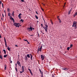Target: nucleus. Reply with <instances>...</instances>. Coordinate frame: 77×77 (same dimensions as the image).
Segmentation results:
<instances>
[{"label": "nucleus", "instance_id": "1", "mask_svg": "<svg viewBox=\"0 0 77 77\" xmlns=\"http://www.w3.org/2000/svg\"><path fill=\"white\" fill-rule=\"evenodd\" d=\"M45 27L44 26H43V24H41V26L43 27V29H45V31L47 32V30H48V25H47V24H45Z\"/></svg>", "mask_w": 77, "mask_h": 77}, {"label": "nucleus", "instance_id": "2", "mask_svg": "<svg viewBox=\"0 0 77 77\" xmlns=\"http://www.w3.org/2000/svg\"><path fill=\"white\" fill-rule=\"evenodd\" d=\"M26 56L27 57H28V58H30V57L31 60H33V56L32 54H27L26 55ZM30 56L31 57H30Z\"/></svg>", "mask_w": 77, "mask_h": 77}, {"label": "nucleus", "instance_id": "3", "mask_svg": "<svg viewBox=\"0 0 77 77\" xmlns=\"http://www.w3.org/2000/svg\"><path fill=\"white\" fill-rule=\"evenodd\" d=\"M19 23H14V25L15 26H16V27H20V26L18 25L19 24Z\"/></svg>", "mask_w": 77, "mask_h": 77}, {"label": "nucleus", "instance_id": "4", "mask_svg": "<svg viewBox=\"0 0 77 77\" xmlns=\"http://www.w3.org/2000/svg\"><path fill=\"white\" fill-rule=\"evenodd\" d=\"M41 58L42 59V60H44V58H45V57L44 56H43L42 55H41Z\"/></svg>", "mask_w": 77, "mask_h": 77}, {"label": "nucleus", "instance_id": "5", "mask_svg": "<svg viewBox=\"0 0 77 77\" xmlns=\"http://www.w3.org/2000/svg\"><path fill=\"white\" fill-rule=\"evenodd\" d=\"M10 19L13 21V23L15 22V20H14V19L13 18H12V17H11V16H10Z\"/></svg>", "mask_w": 77, "mask_h": 77}, {"label": "nucleus", "instance_id": "6", "mask_svg": "<svg viewBox=\"0 0 77 77\" xmlns=\"http://www.w3.org/2000/svg\"><path fill=\"white\" fill-rule=\"evenodd\" d=\"M21 15H22V14H21V13H20L18 15V17L19 18V19H21V17L20 16Z\"/></svg>", "mask_w": 77, "mask_h": 77}, {"label": "nucleus", "instance_id": "7", "mask_svg": "<svg viewBox=\"0 0 77 77\" xmlns=\"http://www.w3.org/2000/svg\"><path fill=\"white\" fill-rule=\"evenodd\" d=\"M27 30H31V31H32L33 30V27H31L29 28H27Z\"/></svg>", "mask_w": 77, "mask_h": 77}, {"label": "nucleus", "instance_id": "8", "mask_svg": "<svg viewBox=\"0 0 77 77\" xmlns=\"http://www.w3.org/2000/svg\"><path fill=\"white\" fill-rule=\"evenodd\" d=\"M42 45L41 46L40 48H39V51H42Z\"/></svg>", "mask_w": 77, "mask_h": 77}, {"label": "nucleus", "instance_id": "9", "mask_svg": "<svg viewBox=\"0 0 77 77\" xmlns=\"http://www.w3.org/2000/svg\"><path fill=\"white\" fill-rule=\"evenodd\" d=\"M21 69H22L23 72H24V66H22Z\"/></svg>", "mask_w": 77, "mask_h": 77}, {"label": "nucleus", "instance_id": "10", "mask_svg": "<svg viewBox=\"0 0 77 77\" xmlns=\"http://www.w3.org/2000/svg\"><path fill=\"white\" fill-rule=\"evenodd\" d=\"M77 12H76L75 14L74 15H73V17H75V16H77Z\"/></svg>", "mask_w": 77, "mask_h": 77}, {"label": "nucleus", "instance_id": "11", "mask_svg": "<svg viewBox=\"0 0 77 77\" xmlns=\"http://www.w3.org/2000/svg\"><path fill=\"white\" fill-rule=\"evenodd\" d=\"M39 71L40 72V73H41V74H43V72H42V71H41V69H39Z\"/></svg>", "mask_w": 77, "mask_h": 77}, {"label": "nucleus", "instance_id": "12", "mask_svg": "<svg viewBox=\"0 0 77 77\" xmlns=\"http://www.w3.org/2000/svg\"><path fill=\"white\" fill-rule=\"evenodd\" d=\"M7 50H8V51H10L11 50V48H9V46H8V48H7Z\"/></svg>", "mask_w": 77, "mask_h": 77}, {"label": "nucleus", "instance_id": "13", "mask_svg": "<svg viewBox=\"0 0 77 77\" xmlns=\"http://www.w3.org/2000/svg\"><path fill=\"white\" fill-rule=\"evenodd\" d=\"M17 64H18V65H20V64H21L20 63V61H17Z\"/></svg>", "mask_w": 77, "mask_h": 77}, {"label": "nucleus", "instance_id": "14", "mask_svg": "<svg viewBox=\"0 0 77 77\" xmlns=\"http://www.w3.org/2000/svg\"><path fill=\"white\" fill-rule=\"evenodd\" d=\"M3 51H4V54H6V51L5 49L3 50Z\"/></svg>", "mask_w": 77, "mask_h": 77}, {"label": "nucleus", "instance_id": "15", "mask_svg": "<svg viewBox=\"0 0 77 77\" xmlns=\"http://www.w3.org/2000/svg\"><path fill=\"white\" fill-rule=\"evenodd\" d=\"M4 39L5 43H6V38H5V37H4Z\"/></svg>", "mask_w": 77, "mask_h": 77}, {"label": "nucleus", "instance_id": "16", "mask_svg": "<svg viewBox=\"0 0 77 77\" xmlns=\"http://www.w3.org/2000/svg\"><path fill=\"white\" fill-rule=\"evenodd\" d=\"M7 56H8V55L7 54L4 55V57H6Z\"/></svg>", "mask_w": 77, "mask_h": 77}, {"label": "nucleus", "instance_id": "17", "mask_svg": "<svg viewBox=\"0 0 77 77\" xmlns=\"http://www.w3.org/2000/svg\"><path fill=\"white\" fill-rule=\"evenodd\" d=\"M4 66H5V70H6V64H5Z\"/></svg>", "mask_w": 77, "mask_h": 77}, {"label": "nucleus", "instance_id": "18", "mask_svg": "<svg viewBox=\"0 0 77 77\" xmlns=\"http://www.w3.org/2000/svg\"><path fill=\"white\" fill-rule=\"evenodd\" d=\"M62 70H66V69H68L64 68H62Z\"/></svg>", "mask_w": 77, "mask_h": 77}, {"label": "nucleus", "instance_id": "19", "mask_svg": "<svg viewBox=\"0 0 77 77\" xmlns=\"http://www.w3.org/2000/svg\"><path fill=\"white\" fill-rule=\"evenodd\" d=\"M12 15H13V17H14V11H13Z\"/></svg>", "mask_w": 77, "mask_h": 77}, {"label": "nucleus", "instance_id": "20", "mask_svg": "<svg viewBox=\"0 0 77 77\" xmlns=\"http://www.w3.org/2000/svg\"><path fill=\"white\" fill-rule=\"evenodd\" d=\"M0 59H2V56L1 55H0Z\"/></svg>", "mask_w": 77, "mask_h": 77}, {"label": "nucleus", "instance_id": "21", "mask_svg": "<svg viewBox=\"0 0 77 77\" xmlns=\"http://www.w3.org/2000/svg\"><path fill=\"white\" fill-rule=\"evenodd\" d=\"M30 73L32 75H33V73H32V71H30Z\"/></svg>", "mask_w": 77, "mask_h": 77}, {"label": "nucleus", "instance_id": "22", "mask_svg": "<svg viewBox=\"0 0 77 77\" xmlns=\"http://www.w3.org/2000/svg\"><path fill=\"white\" fill-rule=\"evenodd\" d=\"M10 11V9H9V8H8V12H9Z\"/></svg>", "mask_w": 77, "mask_h": 77}, {"label": "nucleus", "instance_id": "23", "mask_svg": "<svg viewBox=\"0 0 77 77\" xmlns=\"http://www.w3.org/2000/svg\"><path fill=\"white\" fill-rule=\"evenodd\" d=\"M70 48H69V47H68L67 48V50L69 51Z\"/></svg>", "mask_w": 77, "mask_h": 77}, {"label": "nucleus", "instance_id": "24", "mask_svg": "<svg viewBox=\"0 0 77 77\" xmlns=\"http://www.w3.org/2000/svg\"><path fill=\"white\" fill-rule=\"evenodd\" d=\"M72 45L71 44L70 45V48H71V47H72Z\"/></svg>", "mask_w": 77, "mask_h": 77}, {"label": "nucleus", "instance_id": "25", "mask_svg": "<svg viewBox=\"0 0 77 77\" xmlns=\"http://www.w3.org/2000/svg\"><path fill=\"white\" fill-rule=\"evenodd\" d=\"M35 17L36 19H38V16H37L35 15Z\"/></svg>", "mask_w": 77, "mask_h": 77}, {"label": "nucleus", "instance_id": "26", "mask_svg": "<svg viewBox=\"0 0 77 77\" xmlns=\"http://www.w3.org/2000/svg\"><path fill=\"white\" fill-rule=\"evenodd\" d=\"M74 27H75V29H77V26H76V25H75L74 26Z\"/></svg>", "mask_w": 77, "mask_h": 77}, {"label": "nucleus", "instance_id": "27", "mask_svg": "<svg viewBox=\"0 0 77 77\" xmlns=\"http://www.w3.org/2000/svg\"><path fill=\"white\" fill-rule=\"evenodd\" d=\"M59 23H61V20H60V19H59Z\"/></svg>", "mask_w": 77, "mask_h": 77}, {"label": "nucleus", "instance_id": "28", "mask_svg": "<svg viewBox=\"0 0 77 77\" xmlns=\"http://www.w3.org/2000/svg\"><path fill=\"white\" fill-rule=\"evenodd\" d=\"M23 72V70L22 71H20V74H22V73H23V72Z\"/></svg>", "mask_w": 77, "mask_h": 77}, {"label": "nucleus", "instance_id": "29", "mask_svg": "<svg viewBox=\"0 0 77 77\" xmlns=\"http://www.w3.org/2000/svg\"><path fill=\"white\" fill-rule=\"evenodd\" d=\"M5 45L6 47H7V44H6V43H5Z\"/></svg>", "mask_w": 77, "mask_h": 77}, {"label": "nucleus", "instance_id": "30", "mask_svg": "<svg viewBox=\"0 0 77 77\" xmlns=\"http://www.w3.org/2000/svg\"><path fill=\"white\" fill-rule=\"evenodd\" d=\"M71 10H70V11H69V13H68V14H69H69H70V13H71Z\"/></svg>", "mask_w": 77, "mask_h": 77}, {"label": "nucleus", "instance_id": "31", "mask_svg": "<svg viewBox=\"0 0 77 77\" xmlns=\"http://www.w3.org/2000/svg\"><path fill=\"white\" fill-rule=\"evenodd\" d=\"M8 16L9 17H10V13H8Z\"/></svg>", "mask_w": 77, "mask_h": 77}, {"label": "nucleus", "instance_id": "32", "mask_svg": "<svg viewBox=\"0 0 77 77\" xmlns=\"http://www.w3.org/2000/svg\"><path fill=\"white\" fill-rule=\"evenodd\" d=\"M15 68L17 72H18V70H17V67H15Z\"/></svg>", "mask_w": 77, "mask_h": 77}, {"label": "nucleus", "instance_id": "33", "mask_svg": "<svg viewBox=\"0 0 77 77\" xmlns=\"http://www.w3.org/2000/svg\"><path fill=\"white\" fill-rule=\"evenodd\" d=\"M12 63V61H11V58H10V63Z\"/></svg>", "mask_w": 77, "mask_h": 77}, {"label": "nucleus", "instance_id": "34", "mask_svg": "<svg viewBox=\"0 0 77 77\" xmlns=\"http://www.w3.org/2000/svg\"><path fill=\"white\" fill-rule=\"evenodd\" d=\"M57 19L58 20H59V19H60V18H59V16H57Z\"/></svg>", "mask_w": 77, "mask_h": 77}, {"label": "nucleus", "instance_id": "35", "mask_svg": "<svg viewBox=\"0 0 77 77\" xmlns=\"http://www.w3.org/2000/svg\"><path fill=\"white\" fill-rule=\"evenodd\" d=\"M22 2H24V0H20Z\"/></svg>", "mask_w": 77, "mask_h": 77}, {"label": "nucleus", "instance_id": "36", "mask_svg": "<svg viewBox=\"0 0 77 77\" xmlns=\"http://www.w3.org/2000/svg\"><path fill=\"white\" fill-rule=\"evenodd\" d=\"M76 24V22H73V24Z\"/></svg>", "mask_w": 77, "mask_h": 77}, {"label": "nucleus", "instance_id": "37", "mask_svg": "<svg viewBox=\"0 0 77 77\" xmlns=\"http://www.w3.org/2000/svg\"><path fill=\"white\" fill-rule=\"evenodd\" d=\"M28 70L29 71V72L31 71V70H30V69H28Z\"/></svg>", "mask_w": 77, "mask_h": 77}, {"label": "nucleus", "instance_id": "38", "mask_svg": "<svg viewBox=\"0 0 77 77\" xmlns=\"http://www.w3.org/2000/svg\"><path fill=\"white\" fill-rule=\"evenodd\" d=\"M66 4V2L64 4V6H63V8H64Z\"/></svg>", "mask_w": 77, "mask_h": 77}, {"label": "nucleus", "instance_id": "39", "mask_svg": "<svg viewBox=\"0 0 77 77\" xmlns=\"http://www.w3.org/2000/svg\"><path fill=\"white\" fill-rule=\"evenodd\" d=\"M24 41H27H27H28L26 39H24Z\"/></svg>", "mask_w": 77, "mask_h": 77}, {"label": "nucleus", "instance_id": "40", "mask_svg": "<svg viewBox=\"0 0 77 77\" xmlns=\"http://www.w3.org/2000/svg\"><path fill=\"white\" fill-rule=\"evenodd\" d=\"M25 60L26 61V62H27V60H28L27 59H25Z\"/></svg>", "mask_w": 77, "mask_h": 77}, {"label": "nucleus", "instance_id": "41", "mask_svg": "<svg viewBox=\"0 0 77 77\" xmlns=\"http://www.w3.org/2000/svg\"><path fill=\"white\" fill-rule=\"evenodd\" d=\"M0 5H2V1H0Z\"/></svg>", "mask_w": 77, "mask_h": 77}, {"label": "nucleus", "instance_id": "42", "mask_svg": "<svg viewBox=\"0 0 77 77\" xmlns=\"http://www.w3.org/2000/svg\"><path fill=\"white\" fill-rule=\"evenodd\" d=\"M50 22H51V23H52L53 22V21H52V20H51Z\"/></svg>", "mask_w": 77, "mask_h": 77}, {"label": "nucleus", "instance_id": "43", "mask_svg": "<svg viewBox=\"0 0 77 77\" xmlns=\"http://www.w3.org/2000/svg\"><path fill=\"white\" fill-rule=\"evenodd\" d=\"M41 9L42 10V11H44V9H42V8H41Z\"/></svg>", "mask_w": 77, "mask_h": 77}, {"label": "nucleus", "instance_id": "44", "mask_svg": "<svg viewBox=\"0 0 77 77\" xmlns=\"http://www.w3.org/2000/svg\"><path fill=\"white\" fill-rule=\"evenodd\" d=\"M74 24H73L72 25V27H74Z\"/></svg>", "mask_w": 77, "mask_h": 77}, {"label": "nucleus", "instance_id": "45", "mask_svg": "<svg viewBox=\"0 0 77 77\" xmlns=\"http://www.w3.org/2000/svg\"><path fill=\"white\" fill-rule=\"evenodd\" d=\"M25 59H27V57L26 56L25 57Z\"/></svg>", "mask_w": 77, "mask_h": 77}, {"label": "nucleus", "instance_id": "46", "mask_svg": "<svg viewBox=\"0 0 77 77\" xmlns=\"http://www.w3.org/2000/svg\"><path fill=\"white\" fill-rule=\"evenodd\" d=\"M18 65L19 66H20V67H21V64H19Z\"/></svg>", "mask_w": 77, "mask_h": 77}, {"label": "nucleus", "instance_id": "47", "mask_svg": "<svg viewBox=\"0 0 77 77\" xmlns=\"http://www.w3.org/2000/svg\"><path fill=\"white\" fill-rule=\"evenodd\" d=\"M27 42H28V44H30V43H29V42H28V41H27Z\"/></svg>", "mask_w": 77, "mask_h": 77}, {"label": "nucleus", "instance_id": "48", "mask_svg": "<svg viewBox=\"0 0 77 77\" xmlns=\"http://www.w3.org/2000/svg\"><path fill=\"white\" fill-rule=\"evenodd\" d=\"M38 37H39V33H38Z\"/></svg>", "mask_w": 77, "mask_h": 77}, {"label": "nucleus", "instance_id": "49", "mask_svg": "<svg viewBox=\"0 0 77 77\" xmlns=\"http://www.w3.org/2000/svg\"><path fill=\"white\" fill-rule=\"evenodd\" d=\"M2 17H4V15H3V14H2Z\"/></svg>", "mask_w": 77, "mask_h": 77}, {"label": "nucleus", "instance_id": "50", "mask_svg": "<svg viewBox=\"0 0 77 77\" xmlns=\"http://www.w3.org/2000/svg\"><path fill=\"white\" fill-rule=\"evenodd\" d=\"M23 19H21V20L20 21V22L21 21H23Z\"/></svg>", "mask_w": 77, "mask_h": 77}, {"label": "nucleus", "instance_id": "51", "mask_svg": "<svg viewBox=\"0 0 77 77\" xmlns=\"http://www.w3.org/2000/svg\"><path fill=\"white\" fill-rule=\"evenodd\" d=\"M15 47H18V46L17 45H15Z\"/></svg>", "mask_w": 77, "mask_h": 77}, {"label": "nucleus", "instance_id": "52", "mask_svg": "<svg viewBox=\"0 0 77 77\" xmlns=\"http://www.w3.org/2000/svg\"><path fill=\"white\" fill-rule=\"evenodd\" d=\"M35 13H36V14H38V12H37V11H36Z\"/></svg>", "mask_w": 77, "mask_h": 77}, {"label": "nucleus", "instance_id": "53", "mask_svg": "<svg viewBox=\"0 0 77 77\" xmlns=\"http://www.w3.org/2000/svg\"><path fill=\"white\" fill-rule=\"evenodd\" d=\"M52 77H54V76L53 75H52Z\"/></svg>", "mask_w": 77, "mask_h": 77}, {"label": "nucleus", "instance_id": "54", "mask_svg": "<svg viewBox=\"0 0 77 77\" xmlns=\"http://www.w3.org/2000/svg\"><path fill=\"white\" fill-rule=\"evenodd\" d=\"M51 23L52 24H53V22H51Z\"/></svg>", "mask_w": 77, "mask_h": 77}, {"label": "nucleus", "instance_id": "55", "mask_svg": "<svg viewBox=\"0 0 77 77\" xmlns=\"http://www.w3.org/2000/svg\"><path fill=\"white\" fill-rule=\"evenodd\" d=\"M30 36H33V35H30Z\"/></svg>", "mask_w": 77, "mask_h": 77}, {"label": "nucleus", "instance_id": "56", "mask_svg": "<svg viewBox=\"0 0 77 77\" xmlns=\"http://www.w3.org/2000/svg\"><path fill=\"white\" fill-rule=\"evenodd\" d=\"M39 52V48L38 49V52Z\"/></svg>", "mask_w": 77, "mask_h": 77}, {"label": "nucleus", "instance_id": "57", "mask_svg": "<svg viewBox=\"0 0 77 77\" xmlns=\"http://www.w3.org/2000/svg\"><path fill=\"white\" fill-rule=\"evenodd\" d=\"M0 38H2V36H1V35H0Z\"/></svg>", "mask_w": 77, "mask_h": 77}, {"label": "nucleus", "instance_id": "58", "mask_svg": "<svg viewBox=\"0 0 77 77\" xmlns=\"http://www.w3.org/2000/svg\"><path fill=\"white\" fill-rule=\"evenodd\" d=\"M4 12H5V14H6V11H5V10Z\"/></svg>", "mask_w": 77, "mask_h": 77}, {"label": "nucleus", "instance_id": "59", "mask_svg": "<svg viewBox=\"0 0 77 77\" xmlns=\"http://www.w3.org/2000/svg\"><path fill=\"white\" fill-rule=\"evenodd\" d=\"M23 21H24V20H23V21H22V23H23Z\"/></svg>", "mask_w": 77, "mask_h": 77}, {"label": "nucleus", "instance_id": "60", "mask_svg": "<svg viewBox=\"0 0 77 77\" xmlns=\"http://www.w3.org/2000/svg\"><path fill=\"white\" fill-rule=\"evenodd\" d=\"M2 20H3V18H1Z\"/></svg>", "mask_w": 77, "mask_h": 77}, {"label": "nucleus", "instance_id": "61", "mask_svg": "<svg viewBox=\"0 0 77 77\" xmlns=\"http://www.w3.org/2000/svg\"><path fill=\"white\" fill-rule=\"evenodd\" d=\"M2 6H3V3H2Z\"/></svg>", "mask_w": 77, "mask_h": 77}, {"label": "nucleus", "instance_id": "62", "mask_svg": "<svg viewBox=\"0 0 77 77\" xmlns=\"http://www.w3.org/2000/svg\"><path fill=\"white\" fill-rule=\"evenodd\" d=\"M32 29H33V30H34V28H32Z\"/></svg>", "mask_w": 77, "mask_h": 77}, {"label": "nucleus", "instance_id": "63", "mask_svg": "<svg viewBox=\"0 0 77 77\" xmlns=\"http://www.w3.org/2000/svg\"><path fill=\"white\" fill-rule=\"evenodd\" d=\"M18 56L19 57V56H20V55H18Z\"/></svg>", "mask_w": 77, "mask_h": 77}, {"label": "nucleus", "instance_id": "64", "mask_svg": "<svg viewBox=\"0 0 77 77\" xmlns=\"http://www.w3.org/2000/svg\"><path fill=\"white\" fill-rule=\"evenodd\" d=\"M2 8H3V5L2 6Z\"/></svg>", "mask_w": 77, "mask_h": 77}]
</instances>
